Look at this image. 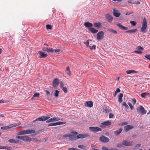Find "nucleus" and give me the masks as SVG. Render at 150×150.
I'll list each match as a JSON object with an SVG mask.
<instances>
[{
	"mask_svg": "<svg viewBox=\"0 0 150 150\" xmlns=\"http://www.w3.org/2000/svg\"><path fill=\"white\" fill-rule=\"evenodd\" d=\"M17 138L18 139L22 140L25 142H30L32 141L31 138L27 135L18 136Z\"/></svg>",
	"mask_w": 150,
	"mask_h": 150,
	"instance_id": "f257e3e1",
	"label": "nucleus"
},
{
	"mask_svg": "<svg viewBox=\"0 0 150 150\" xmlns=\"http://www.w3.org/2000/svg\"><path fill=\"white\" fill-rule=\"evenodd\" d=\"M147 25V22L146 21V19L144 18L143 20L142 27L141 28V31L144 33L145 32V30L146 29Z\"/></svg>",
	"mask_w": 150,
	"mask_h": 150,
	"instance_id": "f03ea898",
	"label": "nucleus"
},
{
	"mask_svg": "<svg viewBox=\"0 0 150 150\" xmlns=\"http://www.w3.org/2000/svg\"><path fill=\"white\" fill-rule=\"evenodd\" d=\"M137 110L138 113H139L142 115H144L147 112L146 110L141 105H140L137 108Z\"/></svg>",
	"mask_w": 150,
	"mask_h": 150,
	"instance_id": "7ed1b4c3",
	"label": "nucleus"
},
{
	"mask_svg": "<svg viewBox=\"0 0 150 150\" xmlns=\"http://www.w3.org/2000/svg\"><path fill=\"white\" fill-rule=\"evenodd\" d=\"M50 118V116H42L33 120V122H35L36 121H45L47 120L48 119Z\"/></svg>",
	"mask_w": 150,
	"mask_h": 150,
	"instance_id": "20e7f679",
	"label": "nucleus"
},
{
	"mask_svg": "<svg viewBox=\"0 0 150 150\" xmlns=\"http://www.w3.org/2000/svg\"><path fill=\"white\" fill-rule=\"evenodd\" d=\"M90 130L93 132H98V131H100L102 130L101 129L98 127H91L89 128Z\"/></svg>",
	"mask_w": 150,
	"mask_h": 150,
	"instance_id": "39448f33",
	"label": "nucleus"
},
{
	"mask_svg": "<svg viewBox=\"0 0 150 150\" xmlns=\"http://www.w3.org/2000/svg\"><path fill=\"white\" fill-rule=\"evenodd\" d=\"M103 143H107L109 141V139L107 137L104 136L101 137L99 139Z\"/></svg>",
	"mask_w": 150,
	"mask_h": 150,
	"instance_id": "423d86ee",
	"label": "nucleus"
},
{
	"mask_svg": "<svg viewBox=\"0 0 150 150\" xmlns=\"http://www.w3.org/2000/svg\"><path fill=\"white\" fill-rule=\"evenodd\" d=\"M89 136L90 135L87 134H80L76 136V138L77 139H83L89 137Z\"/></svg>",
	"mask_w": 150,
	"mask_h": 150,
	"instance_id": "0eeeda50",
	"label": "nucleus"
},
{
	"mask_svg": "<svg viewBox=\"0 0 150 150\" xmlns=\"http://www.w3.org/2000/svg\"><path fill=\"white\" fill-rule=\"evenodd\" d=\"M60 120V118L58 117H52L49 120L47 119L46 121V123H49L55 121H59Z\"/></svg>",
	"mask_w": 150,
	"mask_h": 150,
	"instance_id": "6e6552de",
	"label": "nucleus"
},
{
	"mask_svg": "<svg viewBox=\"0 0 150 150\" xmlns=\"http://www.w3.org/2000/svg\"><path fill=\"white\" fill-rule=\"evenodd\" d=\"M104 33L102 31H100L99 32L97 35V38L98 40H100L102 39L104 36Z\"/></svg>",
	"mask_w": 150,
	"mask_h": 150,
	"instance_id": "1a4fd4ad",
	"label": "nucleus"
},
{
	"mask_svg": "<svg viewBox=\"0 0 150 150\" xmlns=\"http://www.w3.org/2000/svg\"><path fill=\"white\" fill-rule=\"evenodd\" d=\"M111 122L108 121L101 123L100 126L101 127H105L106 126H108L110 125L111 124Z\"/></svg>",
	"mask_w": 150,
	"mask_h": 150,
	"instance_id": "9d476101",
	"label": "nucleus"
},
{
	"mask_svg": "<svg viewBox=\"0 0 150 150\" xmlns=\"http://www.w3.org/2000/svg\"><path fill=\"white\" fill-rule=\"evenodd\" d=\"M65 124V122H58L56 123H51L48 125V127L51 126H55L59 125H63Z\"/></svg>",
	"mask_w": 150,
	"mask_h": 150,
	"instance_id": "9b49d317",
	"label": "nucleus"
},
{
	"mask_svg": "<svg viewBox=\"0 0 150 150\" xmlns=\"http://www.w3.org/2000/svg\"><path fill=\"white\" fill-rule=\"evenodd\" d=\"M23 131L24 135L29 134H33L35 132V131L33 129H26Z\"/></svg>",
	"mask_w": 150,
	"mask_h": 150,
	"instance_id": "f8f14e48",
	"label": "nucleus"
},
{
	"mask_svg": "<svg viewBox=\"0 0 150 150\" xmlns=\"http://www.w3.org/2000/svg\"><path fill=\"white\" fill-rule=\"evenodd\" d=\"M106 16V19L107 21L109 23L111 22L113 20V18L109 14H107Z\"/></svg>",
	"mask_w": 150,
	"mask_h": 150,
	"instance_id": "ddd939ff",
	"label": "nucleus"
},
{
	"mask_svg": "<svg viewBox=\"0 0 150 150\" xmlns=\"http://www.w3.org/2000/svg\"><path fill=\"white\" fill-rule=\"evenodd\" d=\"M122 144L124 146H129L132 145V142L131 141H128L126 140L122 142Z\"/></svg>",
	"mask_w": 150,
	"mask_h": 150,
	"instance_id": "4468645a",
	"label": "nucleus"
},
{
	"mask_svg": "<svg viewBox=\"0 0 150 150\" xmlns=\"http://www.w3.org/2000/svg\"><path fill=\"white\" fill-rule=\"evenodd\" d=\"M93 105V103L91 101H87L85 103V106L90 108L92 107Z\"/></svg>",
	"mask_w": 150,
	"mask_h": 150,
	"instance_id": "2eb2a0df",
	"label": "nucleus"
},
{
	"mask_svg": "<svg viewBox=\"0 0 150 150\" xmlns=\"http://www.w3.org/2000/svg\"><path fill=\"white\" fill-rule=\"evenodd\" d=\"M113 14L115 16L117 17H119L120 15V13L118 12V11L116 9H114L113 11Z\"/></svg>",
	"mask_w": 150,
	"mask_h": 150,
	"instance_id": "dca6fc26",
	"label": "nucleus"
},
{
	"mask_svg": "<svg viewBox=\"0 0 150 150\" xmlns=\"http://www.w3.org/2000/svg\"><path fill=\"white\" fill-rule=\"evenodd\" d=\"M133 126L131 125H128L125 127L124 129L126 132H128L129 130L132 129Z\"/></svg>",
	"mask_w": 150,
	"mask_h": 150,
	"instance_id": "f3484780",
	"label": "nucleus"
},
{
	"mask_svg": "<svg viewBox=\"0 0 150 150\" xmlns=\"http://www.w3.org/2000/svg\"><path fill=\"white\" fill-rule=\"evenodd\" d=\"M53 86L55 87L58 85L59 83V80L57 78L54 79L53 81Z\"/></svg>",
	"mask_w": 150,
	"mask_h": 150,
	"instance_id": "a211bd4d",
	"label": "nucleus"
},
{
	"mask_svg": "<svg viewBox=\"0 0 150 150\" xmlns=\"http://www.w3.org/2000/svg\"><path fill=\"white\" fill-rule=\"evenodd\" d=\"M122 130V129L120 128L118 130L114 132V133L115 136H118L121 133Z\"/></svg>",
	"mask_w": 150,
	"mask_h": 150,
	"instance_id": "6ab92c4d",
	"label": "nucleus"
},
{
	"mask_svg": "<svg viewBox=\"0 0 150 150\" xmlns=\"http://www.w3.org/2000/svg\"><path fill=\"white\" fill-rule=\"evenodd\" d=\"M84 25L87 28H92L93 26V24L91 23L87 22L85 23L84 24Z\"/></svg>",
	"mask_w": 150,
	"mask_h": 150,
	"instance_id": "aec40b11",
	"label": "nucleus"
},
{
	"mask_svg": "<svg viewBox=\"0 0 150 150\" xmlns=\"http://www.w3.org/2000/svg\"><path fill=\"white\" fill-rule=\"evenodd\" d=\"M39 54L40 55V58H45L47 56V54H45L43 52L40 51Z\"/></svg>",
	"mask_w": 150,
	"mask_h": 150,
	"instance_id": "412c9836",
	"label": "nucleus"
},
{
	"mask_svg": "<svg viewBox=\"0 0 150 150\" xmlns=\"http://www.w3.org/2000/svg\"><path fill=\"white\" fill-rule=\"evenodd\" d=\"M93 26L94 27L96 28H99L101 26V23H94Z\"/></svg>",
	"mask_w": 150,
	"mask_h": 150,
	"instance_id": "4be33fe9",
	"label": "nucleus"
},
{
	"mask_svg": "<svg viewBox=\"0 0 150 150\" xmlns=\"http://www.w3.org/2000/svg\"><path fill=\"white\" fill-rule=\"evenodd\" d=\"M69 140H74L77 139L76 137L70 134H69Z\"/></svg>",
	"mask_w": 150,
	"mask_h": 150,
	"instance_id": "5701e85b",
	"label": "nucleus"
},
{
	"mask_svg": "<svg viewBox=\"0 0 150 150\" xmlns=\"http://www.w3.org/2000/svg\"><path fill=\"white\" fill-rule=\"evenodd\" d=\"M123 94L122 93L119 94L118 96V101L120 103H121L122 101V97Z\"/></svg>",
	"mask_w": 150,
	"mask_h": 150,
	"instance_id": "b1692460",
	"label": "nucleus"
},
{
	"mask_svg": "<svg viewBox=\"0 0 150 150\" xmlns=\"http://www.w3.org/2000/svg\"><path fill=\"white\" fill-rule=\"evenodd\" d=\"M89 30L92 33H97L98 32V30L95 28H89Z\"/></svg>",
	"mask_w": 150,
	"mask_h": 150,
	"instance_id": "393cba45",
	"label": "nucleus"
},
{
	"mask_svg": "<svg viewBox=\"0 0 150 150\" xmlns=\"http://www.w3.org/2000/svg\"><path fill=\"white\" fill-rule=\"evenodd\" d=\"M0 149H6L7 150H11L12 149L11 147H9L7 146H5L0 145Z\"/></svg>",
	"mask_w": 150,
	"mask_h": 150,
	"instance_id": "a878e982",
	"label": "nucleus"
},
{
	"mask_svg": "<svg viewBox=\"0 0 150 150\" xmlns=\"http://www.w3.org/2000/svg\"><path fill=\"white\" fill-rule=\"evenodd\" d=\"M108 31L109 32L114 34H116L117 33V31L113 29H108Z\"/></svg>",
	"mask_w": 150,
	"mask_h": 150,
	"instance_id": "bb28decb",
	"label": "nucleus"
},
{
	"mask_svg": "<svg viewBox=\"0 0 150 150\" xmlns=\"http://www.w3.org/2000/svg\"><path fill=\"white\" fill-rule=\"evenodd\" d=\"M78 148L84 150H86V146L83 145H79L78 146Z\"/></svg>",
	"mask_w": 150,
	"mask_h": 150,
	"instance_id": "cd10ccee",
	"label": "nucleus"
},
{
	"mask_svg": "<svg viewBox=\"0 0 150 150\" xmlns=\"http://www.w3.org/2000/svg\"><path fill=\"white\" fill-rule=\"evenodd\" d=\"M137 30V29H134L128 30L126 32L127 33H132L136 32Z\"/></svg>",
	"mask_w": 150,
	"mask_h": 150,
	"instance_id": "c85d7f7f",
	"label": "nucleus"
},
{
	"mask_svg": "<svg viewBox=\"0 0 150 150\" xmlns=\"http://www.w3.org/2000/svg\"><path fill=\"white\" fill-rule=\"evenodd\" d=\"M11 126L10 125L8 126H5L1 127V129H2L4 130H7L11 128Z\"/></svg>",
	"mask_w": 150,
	"mask_h": 150,
	"instance_id": "c756f323",
	"label": "nucleus"
},
{
	"mask_svg": "<svg viewBox=\"0 0 150 150\" xmlns=\"http://www.w3.org/2000/svg\"><path fill=\"white\" fill-rule=\"evenodd\" d=\"M149 94V93L146 92L143 93L141 94V96L143 98H145L146 96Z\"/></svg>",
	"mask_w": 150,
	"mask_h": 150,
	"instance_id": "7c9ffc66",
	"label": "nucleus"
},
{
	"mask_svg": "<svg viewBox=\"0 0 150 150\" xmlns=\"http://www.w3.org/2000/svg\"><path fill=\"white\" fill-rule=\"evenodd\" d=\"M122 105L123 106L125 107V108L127 109H129V107L128 105L126 104V103L125 102H123Z\"/></svg>",
	"mask_w": 150,
	"mask_h": 150,
	"instance_id": "2f4dec72",
	"label": "nucleus"
},
{
	"mask_svg": "<svg viewBox=\"0 0 150 150\" xmlns=\"http://www.w3.org/2000/svg\"><path fill=\"white\" fill-rule=\"evenodd\" d=\"M126 72L127 74H131V73H135L136 72L133 70H129L127 71Z\"/></svg>",
	"mask_w": 150,
	"mask_h": 150,
	"instance_id": "473e14b6",
	"label": "nucleus"
},
{
	"mask_svg": "<svg viewBox=\"0 0 150 150\" xmlns=\"http://www.w3.org/2000/svg\"><path fill=\"white\" fill-rule=\"evenodd\" d=\"M40 94L38 93H35L33 95V97L32 98V99L35 97L38 98L39 97Z\"/></svg>",
	"mask_w": 150,
	"mask_h": 150,
	"instance_id": "72a5a7b5",
	"label": "nucleus"
},
{
	"mask_svg": "<svg viewBox=\"0 0 150 150\" xmlns=\"http://www.w3.org/2000/svg\"><path fill=\"white\" fill-rule=\"evenodd\" d=\"M59 91L58 90H56L54 92V96L56 97H57L58 96Z\"/></svg>",
	"mask_w": 150,
	"mask_h": 150,
	"instance_id": "f704fd0d",
	"label": "nucleus"
},
{
	"mask_svg": "<svg viewBox=\"0 0 150 150\" xmlns=\"http://www.w3.org/2000/svg\"><path fill=\"white\" fill-rule=\"evenodd\" d=\"M52 26L49 24L46 25V27L47 29H52Z\"/></svg>",
	"mask_w": 150,
	"mask_h": 150,
	"instance_id": "c9c22d12",
	"label": "nucleus"
},
{
	"mask_svg": "<svg viewBox=\"0 0 150 150\" xmlns=\"http://www.w3.org/2000/svg\"><path fill=\"white\" fill-rule=\"evenodd\" d=\"M89 41H92V40H87L86 42H84V44H86V46H87V47H89V46H90L89 45Z\"/></svg>",
	"mask_w": 150,
	"mask_h": 150,
	"instance_id": "e433bc0d",
	"label": "nucleus"
},
{
	"mask_svg": "<svg viewBox=\"0 0 150 150\" xmlns=\"http://www.w3.org/2000/svg\"><path fill=\"white\" fill-rule=\"evenodd\" d=\"M117 25L119 27V28L121 29H123L124 26L121 25L120 23H118L117 24Z\"/></svg>",
	"mask_w": 150,
	"mask_h": 150,
	"instance_id": "4c0bfd02",
	"label": "nucleus"
},
{
	"mask_svg": "<svg viewBox=\"0 0 150 150\" xmlns=\"http://www.w3.org/2000/svg\"><path fill=\"white\" fill-rule=\"evenodd\" d=\"M130 23L133 26H135L137 24V22L134 21H130Z\"/></svg>",
	"mask_w": 150,
	"mask_h": 150,
	"instance_id": "58836bf2",
	"label": "nucleus"
},
{
	"mask_svg": "<svg viewBox=\"0 0 150 150\" xmlns=\"http://www.w3.org/2000/svg\"><path fill=\"white\" fill-rule=\"evenodd\" d=\"M62 90L65 93H66L67 92V89L65 87H63L62 88Z\"/></svg>",
	"mask_w": 150,
	"mask_h": 150,
	"instance_id": "ea45409f",
	"label": "nucleus"
},
{
	"mask_svg": "<svg viewBox=\"0 0 150 150\" xmlns=\"http://www.w3.org/2000/svg\"><path fill=\"white\" fill-rule=\"evenodd\" d=\"M137 50H139L142 51L144 50L143 47H141V46H138L137 47Z\"/></svg>",
	"mask_w": 150,
	"mask_h": 150,
	"instance_id": "a19ab883",
	"label": "nucleus"
},
{
	"mask_svg": "<svg viewBox=\"0 0 150 150\" xmlns=\"http://www.w3.org/2000/svg\"><path fill=\"white\" fill-rule=\"evenodd\" d=\"M15 140L13 139H11L8 140V141L11 143H15Z\"/></svg>",
	"mask_w": 150,
	"mask_h": 150,
	"instance_id": "79ce46f5",
	"label": "nucleus"
},
{
	"mask_svg": "<svg viewBox=\"0 0 150 150\" xmlns=\"http://www.w3.org/2000/svg\"><path fill=\"white\" fill-rule=\"evenodd\" d=\"M54 52V50L52 49H51L50 48H48V52Z\"/></svg>",
	"mask_w": 150,
	"mask_h": 150,
	"instance_id": "37998d69",
	"label": "nucleus"
},
{
	"mask_svg": "<svg viewBox=\"0 0 150 150\" xmlns=\"http://www.w3.org/2000/svg\"><path fill=\"white\" fill-rule=\"evenodd\" d=\"M120 90L118 88H117L116 89V91H115V96L116 94L120 92Z\"/></svg>",
	"mask_w": 150,
	"mask_h": 150,
	"instance_id": "c03bdc74",
	"label": "nucleus"
},
{
	"mask_svg": "<svg viewBox=\"0 0 150 150\" xmlns=\"http://www.w3.org/2000/svg\"><path fill=\"white\" fill-rule=\"evenodd\" d=\"M18 135H24V133L23 131H22L21 132H19L18 133Z\"/></svg>",
	"mask_w": 150,
	"mask_h": 150,
	"instance_id": "a18cd8bd",
	"label": "nucleus"
},
{
	"mask_svg": "<svg viewBox=\"0 0 150 150\" xmlns=\"http://www.w3.org/2000/svg\"><path fill=\"white\" fill-rule=\"evenodd\" d=\"M96 46L95 45H93L92 47L91 46H89L91 50H92L93 49L95 50L96 49Z\"/></svg>",
	"mask_w": 150,
	"mask_h": 150,
	"instance_id": "49530a36",
	"label": "nucleus"
},
{
	"mask_svg": "<svg viewBox=\"0 0 150 150\" xmlns=\"http://www.w3.org/2000/svg\"><path fill=\"white\" fill-rule=\"evenodd\" d=\"M128 104L130 106L131 109V110H133L134 109V108L133 106L132 105V104L130 103H128Z\"/></svg>",
	"mask_w": 150,
	"mask_h": 150,
	"instance_id": "de8ad7c7",
	"label": "nucleus"
},
{
	"mask_svg": "<svg viewBox=\"0 0 150 150\" xmlns=\"http://www.w3.org/2000/svg\"><path fill=\"white\" fill-rule=\"evenodd\" d=\"M18 125L17 123H15L14 124H13L12 125H10V126H11V127H16L18 125Z\"/></svg>",
	"mask_w": 150,
	"mask_h": 150,
	"instance_id": "09e8293b",
	"label": "nucleus"
},
{
	"mask_svg": "<svg viewBox=\"0 0 150 150\" xmlns=\"http://www.w3.org/2000/svg\"><path fill=\"white\" fill-rule=\"evenodd\" d=\"M8 101V100H4L3 99L0 100V103H7Z\"/></svg>",
	"mask_w": 150,
	"mask_h": 150,
	"instance_id": "8fccbe9b",
	"label": "nucleus"
},
{
	"mask_svg": "<svg viewBox=\"0 0 150 150\" xmlns=\"http://www.w3.org/2000/svg\"><path fill=\"white\" fill-rule=\"evenodd\" d=\"M68 150H79V149L76 148H70L68 149Z\"/></svg>",
	"mask_w": 150,
	"mask_h": 150,
	"instance_id": "3c124183",
	"label": "nucleus"
},
{
	"mask_svg": "<svg viewBox=\"0 0 150 150\" xmlns=\"http://www.w3.org/2000/svg\"><path fill=\"white\" fill-rule=\"evenodd\" d=\"M134 52L136 53H137V54H141L142 53V52L140 50H136L134 51Z\"/></svg>",
	"mask_w": 150,
	"mask_h": 150,
	"instance_id": "603ef678",
	"label": "nucleus"
},
{
	"mask_svg": "<svg viewBox=\"0 0 150 150\" xmlns=\"http://www.w3.org/2000/svg\"><path fill=\"white\" fill-rule=\"evenodd\" d=\"M122 146V144L121 143H119L117 145V146L118 147L121 148Z\"/></svg>",
	"mask_w": 150,
	"mask_h": 150,
	"instance_id": "864d4df0",
	"label": "nucleus"
},
{
	"mask_svg": "<svg viewBox=\"0 0 150 150\" xmlns=\"http://www.w3.org/2000/svg\"><path fill=\"white\" fill-rule=\"evenodd\" d=\"M145 57L147 59L150 60V54L146 55L145 56Z\"/></svg>",
	"mask_w": 150,
	"mask_h": 150,
	"instance_id": "5fc2aeb1",
	"label": "nucleus"
},
{
	"mask_svg": "<svg viewBox=\"0 0 150 150\" xmlns=\"http://www.w3.org/2000/svg\"><path fill=\"white\" fill-rule=\"evenodd\" d=\"M66 72H67V74L68 75H69V76H70L71 75V74L70 70L67 71Z\"/></svg>",
	"mask_w": 150,
	"mask_h": 150,
	"instance_id": "6e6d98bb",
	"label": "nucleus"
},
{
	"mask_svg": "<svg viewBox=\"0 0 150 150\" xmlns=\"http://www.w3.org/2000/svg\"><path fill=\"white\" fill-rule=\"evenodd\" d=\"M67 137H69V134H65L63 136V138L66 139Z\"/></svg>",
	"mask_w": 150,
	"mask_h": 150,
	"instance_id": "4d7b16f0",
	"label": "nucleus"
},
{
	"mask_svg": "<svg viewBox=\"0 0 150 150\" xmlns=\"http://www.w3.org/2000/svg\"><path fill=\"white\" fill-rule=\"evenodd\" d=\"M60 88H62L63 87V86H64V84H63V82H62L61 81L60 82Z\"/></svg>",
	"mask_w": 150,
	"mask_h": 150,
	"instance_id": "13d9d810",
	"label": "nucleus"
},
{
	"mask_svg": "<svg viewBox=\"0 0 150 150\" xmlns=\"http://www.w3.org/2000/svg\"><path fill=\"white\" fill-rule=\"evenodd\" d=\"M132 102L134 104H135L136 103V100L135 98H133L132 99Z\"/></svg>",
	"mask_w": 150,
	"mask_h": 150,
	"instance_id": "bf43d9fd",
	"label": "nucleus"
},
{
	"mask_svg": "<svg viewBox=\"0 0 150 150\" xmlns=\"http://www.w3.org/2000/svg\"><path fill=\"white\" fill-rule=\"evenodd\" d=\"M132 12L129 11V12H127L126 13V15H129L130 14H132Z\"/></svg>",
	"mask_w": 150,
	"mask_h": 150,
	"instance_id": "052dcab7",
	"label": "nucleus"
},
{
	"mask_svg": "<svg viewBox=\"0 0 150 150\" xmlns=\"http://www.w3.org/2000/svg\"><path fill=\"white\" fill-rule=\"evenodd\" d=\"M113 115L112 113H110L109 114V118H112L113 117Z\"/></svg>",
	"mask_w": 150,
	"mask_h": 150,
	"instance_id": "680f3d73",
	"label": "nucleus"
},
{
	"mask_svg": "<svg viewBox=\"0 0 150 150\" xmlns=\"http://www.w3.org/2000/svg\"><path fill=\"white\" fill-rule=\"evenodd\" d=\"M43 50L45 51L48 52V48L46 47H44L43 48Z\"/></svg>",
	"mask_w": 150,
	"mask_h": 150,
	"instance_id": "e2e57ef3",
	"label": "nucleus"
},
{
	"mask_svg": "<svg viewBox=\"0 0 150 150\" xmlns=\"http://www.w3.org/2000/svg\"><path fill=\"white\" fill-rule=\"evenodd\" d=\"M102 149L103 150H109V149H108V148L104 146L102 147Z\"/></svg>",
	"mask_w": 150,
	"mask_h": 150,
	"instance_id": "0e129e2a",
	"label": "nucleus"
},
{
	"mask_svg": "<svg viewBox=\"0 0 150 150\" xmlns=\"http://www.w3.org/2000/svg\"><path fill=\"white\" fill-rule=\"evenodd\" d=\"M54 51L55 52L57 53L59 52L60 50L59 49H55Z\"/></svg>",
	"mask_w": 150,
	"mask_h": 150,
	"instance_id": "69168bd1",
	"label": "nucleus"
},
{
	"mask_svg": "<svg viewBox=\"0 0 150 150\" xmlns=\"http://www.w3.org/2000/svg\"><path fill=\"white\" fill-rule=\"evenodd\" d=\"M45 92H46V93L48 95L49 94H50V92L49 91H48L47 90H46L45 91Z\"/></svg>",
	"mask_w": 150,
	"mask_h": 150,
	"instance_id": "338daca9",
	"label": "nucleus"
},
{
	"mask_svg": "<svg viewBox=\"0 0 150 150\" xmlns=\"http://www.w3.org/2000/svg\"><path fill=\"white\" fill-rule=\"evenodd\" d=\"M128 29V28L127 27H125V26H124L122 30H127Z\"/></svg>",
	"mask_w": 150,
	"mask_h": 150,
	"instance_id": "774afa93",
	"label": "nucleus"
}]
</instances>
